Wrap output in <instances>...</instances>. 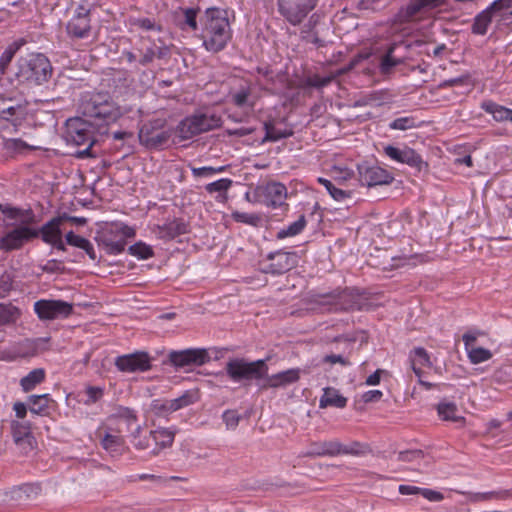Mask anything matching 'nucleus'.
<instances>
[{
  "label": "nucleus",
  "instance_id": "obj_1",
  "mask_svg": "<svg viewBox=\"0 0 512 512\" xmlns=\"http://www.w3.org/2000/svg\"><path fill=\"white\" fill-rule=\"evenodd\" d=\"M78 112L81 116L66 120L64 139L67 144L86 146L74 154L76 158H96L92 151L97 141L95 133L107 135L109 126L123 116V110L108 91H92L81 95Z\"/></svg>",
  "mask_w": 512,
  "mask_h": 512
},
{
  "label": "nucleus",
  "instance_id": "obj_2",
  "mask_svg": "<svg viewBox=\"0 0 512 512\" xmlns=\"http://www.w3.org/2000/svg\"><path fill=\"white\" fill-rule=\"evenodd\" d=\"M4 216L13 223H7V231L0 237V250L9 253L21 250L26 244L37 239L35 225L37 224V216L31 209H23L6 205L3 210Z\"/></svg>",
  "mask_w": 512,
  "mask_h": 512
},
{
  "label": "nucleus",
  "instance_id": "obj_3",
  "mask_svg": "<svg viewBox=\"0 0 512 512\" xmlns=\"http://www.w3.org/2000/svg\"><path fill=\"white\" fill-rule=\"evenodd\" d=\"M201 22L203 27L200 37L204 48L211 53L224 50L232 39L228 11L217 7L207 8Z\"/></svg>",
  "mask_w": 512,
  "mask_h": 512
},
{
  "label": "nucleus",
  "instance_id": "obj_4",
  "mask_svg": "<svg viewBox=\"0 0 512 512\" xmlns=\"http://www.w3.org/2000/svg\"><path fill=\"white\" fill-rule=\"evenodd\" d=\"M16 79L20 83L41 85L47 82L53 73L50 60L42 53H30L17 60Z\"/></svg>",
  "mask_w": 512,
  "mask_h": 512
},
{
  "label": "nucleus",
  "instance_id": "obj_5",
  "mask_svg": "<svg viewBox=\"0 0 512 512\" xmlns=\"http://www.w3.org/2000/svg\"><path fill=\"white\" fill-rule=\"evenodd\" d=\"M313 309L321 312H348L362 310L367 304L364 298L354 289L345 288L323 295H315L312 301Z\"/></svg>",
  "mask_w": 512,
  "mask_h": 512
},
{
  "label": "nucleus",
  "instance_id": "obj_6",
  "mask_svg": "<svg viewBox=\"0 0 512 512\" xmlns=\"http://www.w3.org/2000/svg\"><path fill=\"white\" fill-rule=\"evenodd\" d=\"M173 129L168 127L165 118H155L145 122L139 129L141 145L150 150H160L168 145Z\"/></svg>",
  "mask_w": 512,
  "mask_h": 512
},
{
  "label": "nucleus",
  "instance_id": "obj_7",
  "mask_svg": "<svg viewBox=\"0 0 512 512\" xmlns=\"http://www.w3.org/2000/svg\"><path fill=\"white\" fill-rule=\"evenodd\" d=\"M221 124V117L215 113H195L181 120L177 125L176 132L182 140H187L218 128Z\"/></svg>",
  "mask_w": 512,
  "mask_h": 512
},
{
  "label": "nucleus",
  "instance_id": "obj_8",
  "mask_svg": "<svg viewBox=\"0 0 512 512\" xmlns=\"http://www.w3.org/2000/svg\"><path fill=\"white\" fill-rule=\"evenodd\" d=\"M227 375L234 382L243 380L260 379L266 375L268 366L264 359L254 362H247L244 359H231L225 366Z\"/></svg>",
  "mask_w": 512,
  "mask_h": 512
},
{
  "label": "nucleus",
  "instance_id": "obj_9",
  "mask_svg": "<svg viewBox=\"0 0 512 512\" xmlns=\"http://www.w3.org/2000/svg\"><path fill=\"white\" fill-rule=\"evenodd\" d=\"M68 39L75 43L80 40H89L92 37L91 11L85 4L81 3L75 9L73 16L65 27ZM91 40L90 42H92Z\"/></svg>",
  "mask_w": 512,
  "mask_h": 512
},
{
  "label": "nucleus",
  "instance_id": "obj_10",
  "mask_svg": "<svg viewBox=\"0 0 512 512\" xmlns=\"http://www.w3.org/2000/svg\"><path fill=\"white\" fill-rule=\"evenodd\" d=\"M110 420V424H101L95 431V437L98 438L99 444L103 450L108 452L110 456H120L127 449L123 437V429Z\"/></svg>",
  "mask_w": 512,
  "mask_h": 512
},
{
  "label": "nucleus",
  "instance_id": "obj_11",
  "mask_svg": "<svg viewBox=\"0 0 512 512\" xmlns=\"http://www.w3.org/2000/svg\"><path fill=\"white\" fill-rule=\"evenodd\" d=\"M48 349V338L24 339L0 351V360L12 362L19 358L35 357Z\"/></svg>",
  "mask_w": 512,
  "mask_h": 512
},
{
  "label": "nucleus",
  "instance_id": "obj_12",
  "mask_svg": "<svg viewBox=\"0 0 512 512\" xmlns=\"http://www.w3.org/2000/svg\"><path fill=\"white\" fill-rule=\"evenodd\" d=\"M318 0H277L280 15L291 25H300Z\"/></svg>",
  "mask_w": 512,
  "mask_h": 512
},
{
  "label": "nucleus",
  "instance_id": "obj_13",
  "mask_svg": "<svg viewBox=\"0 0 512 512\" xmlns=\"http://www.w3.org/2000/svg\"><path fill=\"white\" fill-rule=\"evenodd\" d=\"M34 311L40 320L68 318L72 315L73 305L60 299H40L34 303Z\"/></svg>",
  "mask_w": 512,
  "mask_h": 512
},
{
  "label": "nucleus",
  "instance_id": "obj_14",
  "mask_svg": "<svg viewBox=\"0 0 512 512\" xmlns=\"http://www.w3.org/2000/svg\"><path fill=\"white\" fill-rule=\"evenodd\" d=\"M359 182L363 186L374 187L391 184L394 176L384 168L363 162L357 165Z\"/></svg>",
  "mask_w": 512,
  "mask_h": 512
},
{
  "label": "nucleus",
  "instance_id": "obj_15",
  "mask_svg": "<svg viewBox=\"0 0 512 512\" xmlns=\"http://www.w3.org/2000/svg\"><path fill=\"white\" fill-rule=\"evenodd\" d=\"M209 360L210 356L204 348H188L181 351H170L169 353L170 363L177 367L200 366Z\"/></svg>",
  "mask_w": 512,
  "mask_h": 512
},
{
  "label": "nucleus",
  "instance_id": "obj_16",
  "mask_svg": "<svg viewBox=\"0 0 512 512\" xmlns=\"http://www.w3.org/2000/svg\"><path fill=\"white\" fill-rule=\"evenodd\" d=\"M267 259L270 263L263 269V271L273 275L286 273L297 265V255L295 252L279 250L269 253L267 255Z\"/></svg>",
  "mask_w": 512,
  "mask_h": 512
},
{
  "label": "nucleus",
  "instance_id": "obj_17",
  "mask_svg": "<svg viewBox=\"0 0 512 512\" xmlns=\"http://www.w3.org/2000/svg\"><path fill=\"white\" fill-rule=\"evenodd\" d=\"M117 370L124 373L145 372L150 369V357L146 352H135L117 356L115 360Z\"/></svg>",
  "mask_w": 512,
  "mask_h": 512
},
{
  "label": "nucleus",
  "instance_id": "obj_18",
  "mask_svg": "<svg viewBox=\"0 0 512 512\" xmlns=\"http://www.w3.org/2000/svg\"><path fill=\"white\" fill-rule=\"evenodd\" d=\"M384 153L390 159L399 163L407 164L418 171H421L423 167H428V164L423 161L420 154L408 146L400 149L392 145H387L384 147Z\"/></svg>",
  "mask_w": 512,
  "mask_h": 512
},
{
  "label": "nucleus",
  "instance_id": "obj_19",
  "mask_svg": "<svg viewBox=\"0 0 512 512\" xmlns=\"http://www.w3.org/2000/svg\"><path fill=\"white\" fill-rule=\"evenodd\" d=\"M481 333L470 331L462 336L463 344H465V351L467 358L473 365H478L487 362L492 358V352L486 348L477 345L478 336Z\"/></svg>",
  "mask_w": 512,
  "mask_h": 512
},
{
  "label": "nucleus",
  "instance_id": "obj_20",
  "mask_svg": "<svg viewBox=\"0 0 512 512\" xmlns=\"http://www.w3.org/2000/svg\"><path fill=\"white\" fill-rule=\"evenodd\" d=\"M409 363H411L412 371H414L416 377H418L420 386L426 390L433 389V384L421 379L423 377V368L431 367L430 356L427 351L422 347L412 349V351L409 352Z\"/></svg>",
  "mask_w": 512,
  "mask_h": 512
},
{
  "label": "nucleus",
  "instance_id": "obj_21",
  "mask_svg": "<svg viewBox=\"0 0 512 512\" xmlns=\"http://www.w3.org/2000/svg\"><path fill=\"white\" fill-rule=\"evenodd\" d=\"M26 115V103L21 100L0 95V118L15 122Z\"/></svg>",
  "mask_w": 512,
  "mask_h": 512
},
{
  "label": "nucleus",
  "instance_id": "obj_22",
  "mask_svg": "<svg viewBox=\"0 0 512 512\" xmlns=\"http://www.w3.org/2000/svg\"><path fill=\"white\" fill-rule=\"evenodd\" d=\"M264 203L272 208L281 207L287 199V188L283 183L271 181L261 188Z\"/></svg>",
  "mask_w": 512,
  "mask_h": 512
},
{
  "label": "nucleus",
  "instance_id": "obj_23",
  "mask_svg": "<svg viewBox=\"0 0 512 512\" xmlns=\"http://www.w3.org/2000/svg\"><path fill=\"white\" fill-rule=\"evenodd\" d=\"M264 382L261 389H278L287 387L300 379V369L292 368L276 374L264 375Z\"/></svg>",
  "mask_w": 512,
  "mask_h": 512
},
{
  "label": "nucleus",
  "instance_id": "obj_24",
  "mask_svg": "<svg viewBox=\"0 0 512 512\" xmlns=\"http://www.w3.org/2000/svg\"><path fill=\"white\" fill-rule=\"evenodd\" d=\"M409 50L410 45L404 41L393 42L387 48L386 53L381 57L379 69L381 74L388 75L392 72L393 68L403 63L405 55H397L399 49Z\"/></svg>",
  "mask_w": 512,
  "mask_h": 512
},
{
  "label": "nucleus",
  "instance_id": "obj_25",
  "mask_svg": "<svg viewBox=\"0 0 512 512\" xmlns=\"http://www.w3.org/2000/svg\"><path fill=\"white\" fill-rule=\"evenodd\" d=\"M95 240L109 255H118L122 253L127 244V242L121 240L118 234L112 229L104 231L100 236H97Z\"/></svg>",
  "mask_w": 512,
  "mask_h": 512
},
{
  "label": "nucleus",
  "instance_id": "obj_26",
  "mask_svg": "<svg viewBox=\"0 0 512 512\" xmlns=\"http://www.w3.org/2000/svg\"><path fill=\"white\" fill-rule=\"evenodd\" d=\"M158 231L160 238L172 240L180 235L189 233V224L182 218H174L158 226Z\"/></svg>",
  "mask_w": 512,
  "mask_h": 512
},
{
  "label": "nucleus",
  "instance_id": "obj_27",
  "mask_svg": "<svg viewBox=\"0 0 512 512\" xmlns=\"http://www.w3.org/2000/svg\"><path fill=\"white\" fill-rule=\"evenodd\" d=\"M393 97L394 95L388 89L374 90L360 96L355 106H382L391 103Z\"/></svg>",
  "mask_w": 512,
  "mask_h": 512
},
{
  "label": "nucleus",
  "instance_id": "obj_28",
  "mask_svg": "<svg viewBox=\"0 0 512 512\" xmlns=\"http://www.w3.org/2000/svg\"><path fill=\"white\" fill-rule=\"evenodd\" d=\"M41 494V486L34 483L20 484L19 486L12 487L10 492L7 493L11 501L25 502L34 500Z\"/></svg>",
  "mask_w": 512,
  "mask_h": 512
},
{
  "label": "nucleus",
  "instance_id": "obj_29",
  "mask_svg": "<svg viewBox=\"0 0 512 512\" xmlns=\"http://www.w3.org/2000/svg\"><path fill=\"white\" fill-rule=\"evenodd\" d=\"M153 445L152 454L158 455L161 450L169 448L174 443L175 433L167 428H158L148 433Z\"/></svg>",
  "mask_w": 512,
  "mask_h": 512
},
{
  "label": "nucleus",
  "instance_id": "obj_30",
  "mask_svg": "<svg viewBox=\"0 0 512 512\" xmlns=\"http://www.w3.org/2000/svg\"><path fill=\"white\" fill-rule=\"evenodd\" d=\"M495 4H490L486 9L478 13L471 25V32L475 35H485L488 31L489 25L495 20L493 8Z\"/></svg>",
  "mask_w": 512,
  "mask_h": 512
},
{
  "label": "nucleus",
  "instance_id": "obj_31",
  "mask_svg": "<svg viewBox=\"0 0 512 512\" xmlns=\"http://www.w3.org/2000/svg\"><path fill=\"white\" fill-rule=\"evenodd\" d=\"M339 449H340V442L338 440L314 442V443H312L310 451L307 452L306 456L335 457V456H338V452L340 451Z\"/></svg>",
  "mask_w": 512,
  "mask_h": 512
},
{
  "label": "nucleus",
  "instance_id": "obj_32",
  "mask_svg": "<svg viewBox=\"0 0 512 512\" xmlns=\"http://www.w3.org/2000/svg\"><path fill=\"white\" fill-rule=\"evenodd\" d=\"M480 107L491 114L497 122H512V109L500 105L492 100H484Z\"/></svg>",
  "mask_w": 512,
  "mask_h": 512
},
{
  "label": "nucleus",
  "instance_id": "obj_33",
  "mask_svg": "<svg viewBox=\"0 0 512 512\" xmlns=\"http://www.w3.org/2000/svg\"><path fill=\"white\" fill-rule=\"evenodd\" d=\"M58 219H50L41 227H36L35 230L37 232V239L41 237L42 241L46 244H51L55 242L58 238L62 237L61 227L57 224Z\"/></svg>",
  "mask_w": 512,
  "mask_h": 512
},
{
  "label": "nucleus",
  "instance_id": "obj_34",
  "mask_svg": "<svg viewBox=\"0 0 512 512\" xmlns=\"http://www.w3.org/2000/svg\"><path fill=\"white\" fill-rule=\"evenodd\" d=\"M493 14L498 24L508 25L512 23V0H495Z\"/></svg>",
  "mask_w": 512,
  "mask_h": 512
},
{
  "label": "nucleus",
  "instance_id": "obj_35",
  "mask_svg": "<svg viewBox=\"0 0 512 512\" xmlns=\"http://www.w3.org/2000/svg\"><path fill=\"white\" fill-rule=\"evenodd\" d=\"M346 405L347 398L342 396L338 390L334 388L324 389V395H322L321 400H319V407L321 408L336 407L343 409Z\"/></svg>",
  "mask_w": 512,
  "mask_h": 512
},
{
  "label": "nucleus",
  "instance_id": "obj_36",
  "mask_svg": "<svg viewBox=\"0 0 512 512\" xmlns=\"http://www.w3.org/2000/svg\"><path fill=\"white\" fill-rule=\"evenodd\" d=\"M463 495L469 496L471 502H483V501H503L512 497V493L508 489L492 492H478V493H463Z\"/></svg>",
  "mask_w": 512,
  "mask_h": 512
},
{
  "label": "nucleus",
  "instance_id": "obj_37",
  "mask_svg": "<svg viewBox=\"0 0 512 512\" xmlns=\"http://www.w3.org/2000/svg\"><path fill=\"white\" fill-rule=\"evenodd\" d=\"M2 144L8 154H22L25 151H34L40 148L37 145L28 144L20 138H4Z\"/></svg>",
  "mask_w": 512,
  "mask_h": 512
},
{
  "label": "nucleus",
  "instance_id": "obj_38",
  "mask_svg": "<svg viewBox=\"0 0 512 512\" xmlns=\"http://www.w3.org/2000/svg\"><path fill=\"white\" fill-rule=\"evenodd\" d=\"M263 128L265 130V136L262 139V143L276 142L281 139L289 138L294 134L292 129H277L272 121L264 122Z\"/></svg>",
  "mask_w": 512,
  "mask_h": 512
},
{
  "label": "nucleus",
  "instance_id": "obj_39",
  "mask_svg": "<svg viewBox=\"0 0 512 512\" xmlns=\"http://www.w3.org/2000/svg\"><path fill=\"white\" fill-rule=\"evenodd\" d=\"M45 380V370L43 368H37L29 372L20 379V388L23 392H29L33 390L37 385L41 384Z\"/></svg>",
  "mask_w": 512,
  "mask_h": 512
},
{
  "label": "nucleus",
  "instance_id": "obj_40",
  "mask_svg": "<svg viewBox=\"0 0 512 512\" xmlns=\"http://www.w3.org/2000/svg\"><path fill=\"white\" fill-rule=\"evenodd\" d=\"M437 414L440 419L452 423H464V418L457 415V407L455 403L440 402L437 405Z\"/></svg>",
  "mask_w": 512,
  "mask_h": 512
},
{
  "label": "nucleus",
  "instance_id": "obj_41",
  "mask_svg": "<svg viewBox=\"0 0 512 512\" xmlns=\"http://www.w3.org/2000/svg\"><path fill=\"white\" fill-rule=\"evenodd\" d=\"M11 430L12 438H14L15 443L18 445L24 441L30 443V441L33 439L30 432L29 422H12Z\"/></svg>",
  "mask_w": 512,
  "mask_h": 512
},
{
  "label": "nucleus",
  "instance_id": "obj_42",
  "mask_svg": "<svg viewBox=\"0 0 512 512\" xmlns=\"http://www.w3.org/2000/svg\"><path fill=\"white\" fill-rule=\"evenodd\" d=\"M50 401L51 398H49L48 394L30 396V412L36 415H44L45 412L48 410Z\"/></svg>",
  "mask_w": 512,
  "mask_h": 512
},
{
  "label": "nucleus",
  "instance_id": "obj_43",
  "mask_svg": "<svg viewBox=\"0 0 512 512\" xmlns=\"http://www.w3.org/2000/svg\"><path fill=\"white\" fill-rule=\"evenodd\" d=\"M339 456L340 455H350V456H364L369 453V446L359 442L353 441L347 445L340 443L339 448Z\"/></svg>",
  "mask_w": 512,
  "mask_h": 512
},
{
  "label": "nucleus",
  "instance_id": "obj_44",
  "mask_svg": "<svg viewBox=\"0 0 512 512\" xmlns=\"http://www.w3.org/2000/svg\"><path fill=\"white\" fill-rule=\"evenodd\" d=\"M306 226L305 215H301L298 220L291 223L287 228H283L277 232V239H284L286 237L296 236L302 232Z\"/></svg>",
  "mask_w": 512,
  "mask_h": 512
},
{
  "label": "nucleus",
  "instance_id": "obj_45",
  "mask_svg": "<svg viewBox=\"0 0 512 512\" xmlns=\"http://www.w3.org/2000/svg\"><path fill=\"white\" fill-rule=\"evenodd\" d=\"M318 182L323 185L330 196L336 201H343L351 197V191L336 187L330 180L319 177Z\"/></svg>",
  "mask_w": 512,
  "mask_h": 512
},
{
  "label": "nucleus",
  "instance_id": "obj_46",
  "mask_svg": "<svg viewBox=\"0 0 512 512\" xmlns=\"http://www.w3.org/2000/svg\"><path fill=\"white\" fill-rule=\"evenodd\" d=\"M231 217L237 223H243L253 227H259L262 224V216L257 213L233 211Z\"/></svg>",
  "mask_w": 512,
  "mask_h": 512
},
{
  "label": "nucleus",
  "instance_id": "obj_47",
  "mask_svg": "<svg viewBox=\"0 0 512 512\" xmlns=\"http://www.w3.org/2000/svg\"><path fill=\"white\" fill-rule=\"evenodd\" d=\"M112 419L115 421L113 423H116L119 427H121L122 422H125L127 425H132L136 422L135 413L129 408H120L117 414L109 416V418L106 419V422L102 424H110V420Z\"/></svg>",
  "mask_w": 512,
  "mask_h": 512
},
{
  "label": "nucleus",
  "instance_id": "obj_48",
  "mask_svg": "<svg viewBox=\"0 0 512 512\" xmlns=\"http://www.w3.org/2000/svg\"><path fill=\"white\" fill-rule=\"evenodd\" d=\"M169 402V412H177L182 408H186L192 405L195 402V397L190 392H185V394L170 400H166Z\"/></svg>",
  "mask_w": 512,
  "mask_h": 512
},
{
  "label": "nucleus",
  "instance_id": "obj_49",
  "mask_svg": "<svg viewBox=\"0 0 512 512\" xmlns=\"http://www.w3.org/2000/svg\"><path fill=\"white\" fill-rule=\"evenodd\" d=\"M129 254L136 256L138 259L146 260L154 256L151 246L139 241L128 248Z\"/></svg>",
  "mask_w": 512,
  "mask_h": 512
},
{
  "label": "nucleus",
  "instance_id": "obj_50",
  "mask_svg": "<svg viewBox=\"0 0 512 512\" xmlns=\"http://www.w3.org/2000/svg\"><path fill=\"white\" fill-rule=\"evenodd\" d=\"M131 443H133L135 449L141 451L152 447V441L147 434L143 433L140 426H137V429H135L133 435H131Z\"/></svg>",
  "mask_w": 512,
  "mask_h": 512
},
{
  "label": "nucleus",
  "instance_id": "obj_51",
  "mask_svg": "<svg viewBox=\"0 0 512 512\" xmlns=\"http://www.w3.org/2000/svg\"><path fill=\"white\" fill-rule=\"evenodd\" d=\"M446 0H414L408 6V12L411 15H415L422 9H433L439 7L445 3Z\"/></svg>",
  "mask_w": 512,
  "mask_h": 512
},
{
  "label": "nucleus",
  "instance_id": "obj_52",
  "mask_svg": "<svg viewBox=\"0 0 512 512\" xmlns=\"http://www.w3.org/2000/svg\"><path fill=\"white\" fill-rule=\"evenodd\" d=\"M232 184H233V181L231 179L222 178L217 181L208 183L205 186V190L210 194L215 193V192L226 193L229 190V188L232 186Z\"/></svg>",
  "mask_w": 512,
  "mask_h": 512
},
{
  "label": "nucleus",
  "instance_id": "obj_53",
  "mask_svg": "<svg viewBox=\"0 0 512 512\" xmlns=\"http://www.w3.org/2000/svg\"><path fill=\"white\" fill-rule=\"evenodd\" d=\"M414 117H400L396 118L389 124V128L393 130H408L417 127Z\"/></svg>",
  "mask_w": 512,
  "mask_h": 512
},
{
  "label": "nucleus",
  "instance_id": "obj_54",
  "mask_svg": "<svg viewBox=\"0 0 512 512\" xmlns=\"http://www.w3.org/2000/svg\"><path fill=\"white\" fill-rule=\"evenodd\" d=\"M199 11H200L199 8L183 9L185 19H184V23L181 25V28L184 29V25H186L192 31H197L198 30L197 14Z\"/></svg>",
  "mask_w": 512,
  "mask_h": 512
},
{
  "label": "nucleus",
  "instance_id": "obj_55",
  "mask_svg": "<svg viewBox=\"0 0 512 512\" xmlns=\"http://www.w3.org/2000/svg\"><path fill=\"white\" fill-rule=\"evenodd\" d=\"M84 394L87 396L86 400H84V404L90 406L102 399L103 388L98 386H87L86 390H84Z\"/></svg>",
  "mask_w": 512,
  "mask_h": 512
},
{
  "label": "nucleus",
  "instance_id": "obj_56",
  "mask_svg": "<svg viewBox=\"0 0 512 512\" xmlns=\"http://www.w3.org/2000/svg\"><path fill=\"white\" fill-rule=\"evenodd\" d=\"M226 170V166L212 167V166H204V167H191V171L193 176L195 177H208L217 173L224 172Z\"/></svg>",
  "mask_w": 512,
  "mask_h": 512
},
{
  "label": "nucleus",
  "instance_id": "obj_57",
  "mask_svg": "<svg viewBox=\"0 0 512 512\" xmlns=\"http://www.w3.org/2000/svg\"><path fill=\"white\" fill-rule=\"evenodd\" d=\"M331 76L320 77L319 75L309 76L304 80V87L322 88L327 86L332 81Z\"/></svg>",
  "mask_w": 512,
  "mask_h": 512
},
{
  "label": "nucleus",
  "instance_id": "obj_58",
  "mask_svg": "<svg viewBox=\"0 0 512 512\" xmlns=\"http://www.w3.org/2000/svg\"><path fill=\"white\" fill-rule=\"evenodd\" d=\"M222 421H224L228 430H235L239 425L240 416L236 410H226L222 413Z\"/></svg>",
  "mask_w": 512,
  "mask_h": 512
},
{
  "label": "nucleus",
  "instance_id": "obj_59",
  "mask_svg": "<svg viewBox=\"0 0 512 512\" xmlns=\"http://www.w3.org/2000/svg\"><path fill=\"white\" fill-rule=\"evenodd\" d=\"M250 95L251 92L249 88H242L232 95V102L237 107L247 106ZM249 106H253V104L251 103Z\"/></svg>",
  "mask_w": 512,
  "mask_h": 512
},
{
  "label": "nucleus",
  "instance_id": "obj_60",
  "mask_svg": "<svg viewBox=\"0 0 512 512\" xmlns=\"http://www.w3.org/2000/svg\"><path fill=\"white\" fill-rule=\"evenodd\" d=\"M132 25L134 26H137L143 30H157V31H161L162 30V27L161 25H157L155 23L154 20L150 19V18H138V19H134L132 21Z\"/></svg>",
  "mask_w": 512,
  "mask_h": 512
},
{
  "label": "nucleus",
  "instance_id": "obj_61",
  "mask_svg": "<svg viewBox=\"0 0 512 512\" xmlns=\"http://www.w3.org/2000/svg\"><path fill=\"white\" fill-rule=\"evenodd\" d=\"M17 48L8 47L0 56V73L1 75L5 74V70L10 64Z\"/></svg>",
  "mask_w": 512,
  "mask_h": 512
},
{
  "label": "nucleus",
  "instance_id": "obj_62",
  "mask_svg": "<svg viewBox=\"0 0 512 512\" xmlns=\"http://www.w3.org/2000/svg\"><path fill=\"white\" fill-rule=\"evenodd\" d=\"M65 240L68 245L77 247L79 249H82V247L88 241V239L75 234L73 231H69L66 233Z\"/></svg>",
  "mask_w": 512,
  "mask_h": 512
},
{
  "label": "nucleus",
  "instance_id": "obj_63",
  "mask_svg": "<svg viewBox=\"0 0 512 512\" xmlns=\"http://www.w3.org/2000/svg\"><path fill=\"white\" fill-rule=\"evenodd\" d=\"M470 80V76L468 74L461 75L459 77L451 78L442 81L439 84V88H447V87H453L457 85H464L467 84Z\"/></svg>",
  "mask_w": 512,
  "mask_h": 512
},
{
  "label": "nucleus",
  "instance_id": "obj_64",
  "mask_svg": "<svg viewBox=\"0 0 512 512\" xmlns=\"http://www.w3.org/2000/svg\"><path fill=\"white\" fill-rule=\"evenodd\" d=\"M41 269L43 272L46 273H61L64 271V267L62 266V261L52 259L47 261V263L43 266H41Z\"/></svg>",
  "mask_w": 512,
  "mask_h": 512
}]
</instances>
